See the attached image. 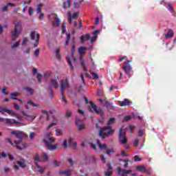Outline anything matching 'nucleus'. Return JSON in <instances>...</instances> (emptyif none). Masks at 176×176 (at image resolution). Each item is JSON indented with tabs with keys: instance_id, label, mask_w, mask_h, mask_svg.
<instances>
[{
	"instance_id": "obj_1",
	"label": "nucleus",
	"mask_w": 176,
	"mask_h": 176,
	"mask_svg": "<svg viewBox=\"0 0 176 176\" xmlns=\"http://www.w3.org/2000/svg\"><path fill=\"white\" fill-rule=\"evenodd\" d=\"M50 134H52V131H48L45 133V137L47 138L43 140V142L45 144V146H47V149L49 151H56L58 146L57 144H53L55 140L54 138L50 136Z\"/></svg>"
},
{
	"instance_id": "obj_2",
	"label": "nucleus",
	"mask_w": 176,
	"mask_h": 176,
	"mask_svg": "<svg viewBox=\"0 0 176 176\" xmlns=\"http://www.w3.org/2000/svg\"><path fill=\"white\" fill-rule=\"evenodd\" d=\"M22 31H23V23H21V21L16 23L14 30L12 32V40L15 41V39L19 37V35L21 34Z\"/></svg>"
},
{
	"instance_id": "obj_3",
	"label": "nucleus",
	"mask_w": 176,
	"mask_h": 176,
	"mask_svg": "<svg viewBox=\"0 0 176 176\" xmlns=\"http://www.w3.org/2000/svg\"><path fill=\"white\" fill-rule=\"evenodd\" d=\"M118 141L122 145H126L127 144V138H126L124 126L121 127L118 132Z\"/></svg>"
},
{
	"instance_id": "obj_4",
	"label": "nucleus",
	"mask_w": 176,
	"mask_h": 176,
	"mask_svg": "<svg viewBox=\"0 0 176 176\" xmlns=\"http://www.w3.org/2000/svg\"><path fill=\"white\" fill-rule=\"evenodd\" d=\"M113 131V129L111 128L104 126L101 128L99 131V137L104 138V137H108Z\"/></svg>"
},
{
	"instance_id": "obj_5",
	"label": "nucleus",
	"mask_w": 176,
	"mask_h": 176,
	"mask_svg": "<svg viewBox=\"0 0 176 176\" xmlns=\"http://www.w3.org/2000/svg\"><path fill=\"white\" fill-rule=\"evenodd\" d=\"M89 111L91 112H96V113H98V115H104V111H102V109H98L97 105L93 102H90Z\"/></svg>"
},
{
	"instance_id": "obj_6",
	"label": "nucleus",
	"mask_w": 176,
	"mask_h": 176,
	"mask_svg": "<svg viewBox=\"0 0 176 176\" xmlns=\"http://www.w3.org/2000/svg\"><path fill=\"white\" fill-rule=\"evenodd\" d=\"M0 113H2V115H6V113H8V115H10L11 116H16L17 113L12 109H9L6 107H3L0 106Z\"/></svg>"
},
{
	"instance_id": "obj_7",
	"label": "nucleus",
	"mask_w": 176,
	"mask_h": 176,
	"mask_svg": "<svg viewBox=\"0 0 176 176\" xmlns=\"http://www.w3.org/2000/svg\"><path fill=\"white\" fill-rule=\"evenodd\" d=\"M129 63H131V60H128L127 62H125L124 65L122 66V69L126 75L131 76V66Z\"/></svg>"
},
{
	"instance_id": "obj_8",
	"label": "nucleus",
	"mask_w": 176,
	"mask_h": 176,
	"mask_svg": "<svg viewBox=\"0 0 176 176\" xmlns=\"http://www.w3.org/2000/svg\"><path fill=\"white\" fill-rule=\"evenodd\" d=\"M39 34H36L35 32H32L30 33V38L32 41H35V43L33 44L34 47H36L39 43Z\"/></svg>"
},
{
	"instance_id": "obj_9",
	"label": "nucleus",
	"mask_w": 176,
	"mask_h": 176,
	"mask_svg": "<svg viewBox=\"0 0 176 176\" xmlns=\"http://www.w3.org/2000/svg\"><path fill=\"white\" fill-rule=\"evenodd\" d=\"M14 142L16 145L17 149H19V151H23V149H25L27 147V143L21 142V139H19V141L14 140Z\"/></svg>"
},
{
	"instance_id": "obj_10",
	"label": "nucleus",
	"mask_w": 176,
	"mask_h": 176,
	"mask_svg": "<svg viewBox=\"0 0 176 176\" xmlns=\"http://www.w3.org/2000/svg\"><path fill=\"white\" fill-rule=\"evenodd\" d=\"M65 89H68V80H60V94L63 96V93H64V90Z\"/></svg>"
},
{
	"instance_id": "obj_11",
	"label": "nucleus",
	"mask_w": 176,
	"mask_h": 176,
	"mask_svg": "<svg viewBox=\"0 0 176 176\" xmlns=\"http://www.w3.org/2000/svg\"><path fill=\"white\" fill-rule=\"evenodd\" d=\"M22 115H23V116L25 117L26 120H29V122H34L36 118V114L30 115L25 111H22Z\"/></svg>"
},
{
	"instance_id": "obj_12",
	"label": "nucleus",
	"mask_w": 176,
	"mask_h": 176,
	"mask_svg": "<svg viewBox=\"0 0 176 176\" xmlns=\"http://www.w3.org/2000/svg\"><path fill=\"white\" fill-rule=\"evenodd\" d=\"M11 134L16 136L19 140H21L22 138H24V137L27 136V135H25V133L21 131H11Z\"/></svg>"
},
{
	"instance_id": "obj_13",
	"label": "nucleus",
	"mask_w": 176,
	"mask_h": 176,
	"mask_svg": "<svg viewBox=\"0 0 176 176\" xmlns=\"http://www.w3.org/2000/svg\"><path fill=\"white\" fill-rule=\"evenodd\" d=\"M52 122L46 127V130H49L50 129H52L53 126H57V124H58V118L56 117H52Z\"/></svg>"
},
{
	"instance_id": "obj_14",
	"label": "nucleus",
	"mask_w": 176,
	"mask_h": 176,
	"mask_svg": "<svg viewBox=\"0 0 176 176\" xmlns=\"http://www.w3.org/2000/svg\"><path fill=\"white\" fill-rule=\"evenodd\" d=\"M52 17H54L55 21H52V25L54 27H58L60 25V19H58V16L57 14H52L51 15Z\"/></svg>"
},
{
	"instance_id": "obj_15",
	"label": "nucleus",
	"mask_w": 176,
	"mask_h": 176,
	"mask_svg": "<svg viewBox=\"0 0 176 176\" xmlns=\"http://www.w3.org/2000/svg\"><path fill=\"white\" fill-rule=\"evenodd\" d=\"M86 50H87V48L86 47H80L78 48V53L80 54V60H83V56L85 53H86Z\"/></svg>"
},
{
	"instance_id": "obj_16",
	"label": "nucleus",
	"mask_w": 176,
	"mask_h": 176,
	"mask_svg": "<svg viewBox=\"0 0 176 176\" xmlns=\"http://www.w3.org/2000/svg\"><path fill=\"white\" fill-rule=\"evenodd\" d=\"M118 104H120V107H126L130 105L131 102L129 99H124L123 101H118Z\"/></svg>"
},
{
	"instance_id": "obj_17",
	"label": "nucleus",
	"mask_w": 176,
	"mask_h": 176,
	"mask_svg": "<svg viewBox=\"0 0 176 176\" xmlns=\"http://www.w3.org/2000/svg\"><path fill=\"white\" fill-rule=\"evenodd\" d=\"M96 144H98V145L100 149H102V151H104V150L108 148V146H107V144H101V143L100 142V140H96Z\"/></svg>"
},
{
	"instance_id": "obj_18",
	"label": "nucleus",
	"mask_w": 176,
	"mask_h": 176,
	"mask_svg": "<svg viewBox=\"0 0 176 176\" xmlns=\"http://www.w3.org/2000/svg\"><path fill=\"white\" fill-rule=\"evenodd\" d=\"M99 101L101 102V104H103V105H105V107H107V109H109V107H111V103L107 101L105 98H100Z\"/></svg>"
},
{
	"instance_id": "obj_19",
	"label": "nucleus",
	"mask_w": 176,
	"mask_h": 176,
	"mask_svg": "<svg viewBox=\"0 0 176 176\" xmlns=\"http://www.w3.org/2000/svg\"><path fill=\"white\" fill-rule=\"evenodd\" d=\"M50 86H51V87H54V89H57V87H58V82L56 80L52 79L50 82Z\"/></svg>"
},
{
	"instance_id": "obj_20",
	"label": "nucleus",
	"mask_w": 176,
	"mask_h": 176,
	"mask_svg": "<svg viewBox=\"0 0 176 176\" xmlns=\"http://www.w3.org/2000/svg\"><path fill=\"white\" fill-rule=\"evenodd\" d=\"M28 105H32V107H41V105H39V104H36V103L34 102V101H32V100L28 101V104L26 105V109H30V106H28Z\"/></svg>"
},
{
	"instance_id": "obj_21",
	"label": "nucleus",
	"mask_w": 176,
	"mask_h": 176,
	"mask_svg": "<svg viewBox=\"0 0 176 176\" xmlns=\"http://www.w3.org/2000/svg\"><path fill=\"white\" fill-rule=\"evenodd\" d=\"M108 170L104 172L105 176H111L112 175V166H111V164H107Z\"/></svg>"
},
{
	"instance_id": "obj_22",
	"label": "nucleus",
	"mask_w": 176,
	"mask_h": 176,
	"mask_svg": "<svg viewBox=\"0 0 176 176\" xmlns=\"http://www.w3.org/2000/svg\"><path fill=\"white\" fill-rule=\"evenodd\" d=\"M17 164L18 166H19V167H21V168H25V160H20L17 162Z\"/></svg>"
},
{
	"instance_id": "obj_23",
	"label": "nucleus",
	"mask_w": 176,
	"mask_h": 176,
	"mask_svg": "<svg viewBox=\"0 0 176 176\" xmlns=\"http://www.w3.org/2000/svg\"><path fill=\"white\" fill-rule=\"evenodd\" d=\"M90 39V34H85L80 37V43H83L85 41H89Z\"/></svg>"
},
{
	"instance_id": "obj_24",
	"label": "nucleus",
	"mask_w": 176,
	"mask_h": 176,
	"mask_svg": "<svg viewBox=\"0 0 176 176\" xmlns=\"http://www.w3.org/2000/svg\"><path fill=\"white\" fill-rule=\"evenodd\" d=\"M76 124L78 130H83V129H85V124L79 123V121L78 120H76Z\"/></svg>"
},
{
	"instance_id": "obj_25",
	"label": "nucleus",
	"mask_w": 176,
	"mask_h": 176,
	"mask_svg": "<svg viewBox=\"0 0 176 176\" xmlns=\"http://www.w3.org/2000/svg\"><path fill=\"white\" fill-rule=\"evenodd\" d=\"M174 36V32L171 30L168 31V33L165 35V38L168 39L169 38H173Z\"/></svg>"
},
{
	"instance_id": "obj_26",
	"label": "nucleus",
	"mask_w": 176,
	"mask_h": 176,
	"mask_svg": "<svg viewBox=\"0 0 176 176\" xmlns=\"http://www.w3.org/2000/svg\"><path fill=\"white\" fill-rule=\"evenodd\" d=\"M36 168H38V173H40V174H42V173H43V171H45V170H46L45 167H42V166H39L38 164V163H36Z\"/></svg>"
},
{
	"instance_id": "obj_27",
	"label": "nucleus",
	"mask_w": 176,
	"mask_h": 176,
	"mask_svg": "<svg viewBox=\"0 0 176 176\" xmlns=\"http://www.w3.org/2000/svg\"><path fill=\"white\" fill-rule=\"evenodd\" d=\"M6 120V123H8V124H17V123H19L14 119L7 118Z\"/></svg>"
},
{
	"instance_id": "obj_28",
	"label": "nucleus",
	"mask_w": 176,
	"mask_h": 176,
	"mask_svg": "<svg viewBox=\"0 0 176 176\" xmlns=\"http://www.w3.org/2000/svg\"><path fill=\"white\" fill-rule=\"evenodd\" d=\"M82 2H83V0H75L74 2V8H80Z\"/></svg>"
},
{
	"instance_id": "obj_29",
	"label": "nucleus",
	"mask_w": 176,
	"mask_h": 176,
	"mask_svg": "<svg viewBox=\"0 0 176 176\" xmlns=\"http://www.w3.org/2000/svg\"><path fill=\"white\" fill-rule=\"evenodd\" d=\"M136 170H138V171H140V173H146V169H145V166H137Z\"/></svg>"
},
{
	"instance_id": "obj_30",
	"label": "nucleus",
	"mask_w": 176,
	"mask_h": 176,
	"mask_svg": "<svg viewBox=\"0 0 176 176\" xmlns=\"http://www.w3.org/2000/svg\"><path fill=\"white\" fill-rule=\"evenodd\" d=\"M28 37H23L22 38V42H21V46H27V43H28Z\"/></svg>"
},
{
	"instance_id": "obj_31",
	"label": "nucleus",
	"mask_w": 176,
	"mask_h": 176,
	"mask_svg": "<svg viewBox=\"0 0 176 176\" xmlns=\"http://www.w3.org/2000/svg\"><path fill=\"white\" fill-rule=\"evenodd\" d=\"M22 52H23V54H30V53L31 52V48L26 47L22 50Z\"/></svg>"
},
{
	"instance_id": "obj_32",
	"label": "nucleus",
	"mask_w": 176,
	"mask_h": 176,
	"mask_svg": "<svg viewBox=\"0 0 176 176\" xmlns=\"http://www.w3.org/2000/svg\"><path fill=\"white\" fill-rule=\"evenodd\" d=\"M69 39H71V34H69V33H66V41H65V46L68 45V43L69 42Z\"/></svg>"
},
{
	"instance_id": "obj_33",
	"label": "nucleus",
	"mask_w": 176,
	"mask_h": 176,
	"mask_svg": "<svg viewBox=\"0 0 176 176\" xmlns=\"http://www.w3.org/2000/svg\"><path fill=\"white\" fill-rule=\"evenodd\" d=\"M42 3H40L37 6V8H36V13L37 14H39L40 13L42 12Z\"/></svg>"
},
{
	"instance_id": "obj_34",
	"label": "nucleus",
	"mask_w": 176,
	"mask_h": 176,
	"mask_svg": "<svg viewBox=\"0 0 176 176\" xmlns=\"http://www.w3.org/2000/svg\"><path fill=\"white\" fill-rule=\"evenodd\" d=\"M20 45V40H19L18 41L15 42L12 46H11V49H16V47H19Z\"/></svg>"
},
{
	"instance_id": "obj_35",
	"label": "nucleus",
	"mask_w": 176,
	"mask_h": 176,
	"mask_svg": "<svg viewBox=\"0 0 176 176\" xmlns=\"http://www.w3.org/2000/svg\"><path fill=\"white\" fill-rule=\"evenodd\" d=\"M106 153L109 156H111L112 155V153H115V150H113V148L108 149V150H107Z\"/></svg>"
},
{
	"instance_id": "obj_36",
	"label": "nucleus",
	"mask_w": 176,
	"mask_h": 176,
	"mask_svg": "<svg viewBox=\"0 0 176 176\" xmlns=\"http://www.w3.org/2000/svg\"><path fill=\"white\" fill-rule=\"evenodd\" d=\"M72 173V170H64L62 173L64 174V175L65 176H69L71 175Z\"/></svg>"
},
{
	"instance_id": "obj_37",
	"label": "nucleus",
	"mask_w": 176,
	"mask_h": 176,
	"mask_svg": "<svg viewBox=\"0 0 176 176\" xmlns=\"http://www.w3.org/2000/svg\"><path fill=\"white\" fill-rule=\"evenodd\" d=\"M42 159H43V160H45V162H47V160H49V155H47L46 154V153H44L43 154V155L41 156Z\"/></svg>"
},
{
	"instance_id": "obj_38",
	"label": "nucleus",
	"mask_w": 176,
	"mask_h": 176,
	"mask_svg": "<svg viewBox=\"0 0 176 176\" xmlns=\"http://www.w3.org/2000/svg\"><path fill=\"white\" fill-rule=\"evenodd\" d=\"M24 90H26L28 93H30V94H34V91L30 87H26L24 88Z\"/></svg>"
},
{
	"instance_id": "obj_39",
	"label": "nucleus",
	"mask_w": 176,
	"mask_h": 176,
	"mask_svg": "<svg viewBox=\"0 0 176 176\" xmlns=\"http://www.w3.org/2000/svg\"><path fill=\"white\" fill-rule=\"evenodd\" d=\"M1 92L3 93V94H5V96H8L9 94V92H8V91H6V87H3L1 89Z\"/></svg>"
},
{
	"instance_id": "obj_40",
	"label": "nucleus",
	"mask_w": 176,
	"mask_h": 176,
	"mask_svg": "<svg viewBox=\"0 0 176 176\" xmlns=\"http://www.w3.org/2000/svg\"><path fill=\"white\" fill-rule=\"evenodd\" d=\"M10 96H11V98L12 100H14V98H14V97H17V96H19V94L16 92V93H14V94H10Z\"/></svg>"
},
{
	"instance_id": "obj_41",
	"label": "nucleus",
	"mask_w": 176,
	"mask_h": 176,
	"mask_svg": "<svg viewBox=\"0 0 176 176\" xmlns=\"http://www.w3.org/2000/svg\"><path fill=\"white\" fill-rule=\"evenodd\" d=\"M115 123V118H110L107 122V125L110 126V124H113Z\"/></svg>"
},
{
	"instance_id": "obj_42",
	"label": "nucleus",
	"mask_w": 176,
	"mask_h": 176,
	"mask_svg": "<svg viewBox=\"0 0 176 176\" xmlns=\"http://www.w3.org/2000/svg\"><path fill=\"white\" fill-rule=\"evenodd\" d=\"M55 133L56 135H63V131L61 129H56Z\"/></svg>"
},
{
	"instance_id": "obj_43",
	"label": "nucleus",
	"mask_w": 176,
	"mask_h": 176,
	"mask_svg": "<svg viewBox=\"0 0 176 176\" xmlns=\"http://www.w3.org/2000/svg\"><path fill=\"white\" fill-rule=\"evenodd\" d=\"M34 160L35 162V164H36L37 162H39L41 160V158L39 157V155H36L34 157Z\"/></svg>"
},
{
	"instance_id": "obj_44",
	"label": "nucleus",
	"mask_w": 176,
	"mask_h": 176,
	"mask_svg": "<svg viewBox=\"0 0 176 176\" xmlns=\"http://www.w3.org/2000/svg\"><path fill=\"white\" fill-rule=\"evenodd\" d=\"M97 96L99 97H104V94L102 93V91L98 89L96 93Z\"/></svg>"
},
{
	"instance_id": "obj_45",
	"label": "nucleus",
	"mask_w": 176,
	"mask_h": 176,
	"mask_svg": "<svg viewBox=\"0 0 176 176\" xmlns=\"http://www.w3.org/2000/svg\"><path fill=\"white\" fill-rule=\"evenodd\" d=\"M14 107L15 108V109H16L17 111L20 110L21 107H20V105H19V104L14 102Z\"/></svg>"
},
{
	"instance_id": "obj_46",
	"label": "nucleus",
	"mask_w": 176,
	"mask_h": 176,
	"mask_svg": "<svg viewBox=\"0 0 176 176\" xmlns=\"http://www.w3.org/2000/svg\"><path fill=\"white\" fill-rule=\"evenodd\" d=\"M42 113H45V116L47 117V120H49V112H47L46 110H43Z\"/></svg>"
},
{
	"instance_id": "obj_47",
	"label": "nucleus",
	"mask_w": 176,
	"mask_h": 176,
	"mask_svg": "<svg viewBox=\"0 0 176 176\" xmlns=\"http://www.w3.org/2000/svg\"><path fill=\"white\" fill-rule=\"evenodd\" d=\"M35 133H32L31 132L29 135V138L30 140H34V138H35Z\"/></svg>"
},
{
	"instance_id": "obj_48",
	"label": "nucleus",
	"mask_w": 176,
	"mask_h": 176,
	"mask_svg": "<svg viewBox=\"0 0 176 176\" xmlns=\"http://www.w3.org/2000/svg\"><path fill=\"white\" fill-rule=\"evenodd\" d=\"M71 115H72V111H69V110H67L66 111V116L67 118H71Z\"/></svg>"
},
{
	"instance_id": "obj_49",
	"label": "nucleus",
	"mask_w": 176,
	"mask_h": 176,
	"mask_svg": "<svg viewBox=\"0 0 176 176\" xmlns=\"http://www.w3.org/2000/svg\"><path fill=\"white\" fill-rule=\"evenodd\" d=\"M55 54L56 56V58H60V51L58 50V49L56 50Z\"/></svg>"
},
{
	"instance_id": "obj_50",
	"label": "nucleus",
	"mask_w": 176,
	"mask_h": 176,
	"mask_svg": "<svg viewBox=\"0 0 176 176\" xmlns=\"http://www.w3.org/2000/svg\"><path fill=\"white\" fill-rule=\"evenodd\" d=\"M67 60L69 64H70V67H71L72 69H74V65H72V62L71 61V58L67 57Z\"/></svg>"
},
{
	"instance_id": "obj_51",
	"label": "nucleus",
	"mask_w": 176,
	"mask_h": 176,
	"mask_svg": "<svg viewBox=\"0 0 176 176\" xmlns=\"http://www.w3.org/2000/svg\"><path fill=\"white\" fill-rule=\"evenodd\" d=\"M40 50L39 49H36L34 50V55L36 57H38L39 56Z\"/></svg>"
},
{
	"instance_id": "obj_52",
	"label": "nucleus",
	"mask_w": 176,
	"mask_h": 176,
	"mask_svg": "<svg viewBox=\"0 0 176 176\" xmlns=\"http://www.w3.org/2000/svg\"><path fill=\"white\" fill-rule=\"evenodd\" d=\"M42 79V75L41 74H37V80L39 83H41Z\"/></svg>"
},
{
	"instance_id": "obj_53",
	"label": "nucleus",
	"mask_w": 176,
	"mask_h": 176,
	"mask_svg": "<svg viewBox=\"0 0 176 176\" xmlns=\"http://www.w3.org/2000/svg\"><path fill=\"white\" fill-rule=\"evenodd\" d=\"M120 162H124L125 164L124 165V167H127L129 166V161L126 160H120Z\"/></svg>"
},
{
	"instance_id": "obj_54",
	"label": "nucleus",
	"mask_w": 176,
	"mask_h": 176,
	"mask_svg": "<svg viewBox=\"0 0 176 176\" xmlns=\"http://www.w3.org/2000/svg\"><path fill=\"white\" fill-rule=\"evenodd\" d=\"M99 32H100V30H95L92 34L94 36H96V38H97V36H98Z\"/></svg>"
},
{
	"instance_id": "obj_55",
	"label": "nucleus",
	"mask_w": 176,
	"mask_h": 176,
	"mask_svg": "<svg viewBox=\"0 0 176 176\" xmlns=\"http://www.w3.org/2000/svg\"><path fill=\"white\" fill-rule=\"evenodd\" d=\"M131 119V116H126L124 117V120L125 122H127V121L130 120Z\"/></svg>"
},
{
	"instance_id": "obj_56",
	"label": "nucleus",
	"mask_w": 176,
	"mask_h": 176,
	"mask_svg": "<svg viewBox=\"0 0 176 176\" xmlns=\"http://www.w3.org/2000/svg\"><path fill=\"white\" fill-rule=\"evenodd\" d=\"M81 65H82L84 71H87V68H86V66L85 65V60H82Z\"/></svg>"
},
{
	"instance_id": "obj_57",
	"label": "nucleus",
	"mask_w": 176,
	"mask_h": 176,
	"mask_svg": "<svg viewBox=\"0 0 176 176\" xmlns=\"http://www.w3.org/2000/svg\"><path fill=\"white\" fill-rule=\"evenodd\" d=\"M91 161L92 162V163H96L97 162V158L94 156H91Z\"/></svg>"
},
{
	"instance_id": "obj_58",
	"label": "nucleus",
	"mask_w": 176,
	"mask_h": 176,
	"mask_svg": "<svg viewBox=\"0 0 176 176\" xmlns=\"http://www.w3.org/2000/svg\"><path fill=\"white\" fill-rule=\"evenodd\" d=\"M121 156H124V157H127L129 156L127 154H126V151L124 150H122L121 152Z\"/></svg>"
},
{
	"instance_id": "obj_59",
	"label": "nucleus",
	"mask_w": 176,
	"mask_h": 176,
	"mask_svg": "<svg viewBox=\"0 0 176 176\" xmlns=\"http://www.w3.org/2000/svg\"><path fill=\"white\" fill-rule=\"evenodd\" d=\"M62 96V100L65 102V104H68V101L65 100V97L64 96V93H63Z\"/></svg>"
},
{
	"instance_id": "obj_60",
	"label": "nucleus",
	"mask_w": 176,
	"mask_h": 176,
	"mask_svg": "<svg viewBox=\"0 0 176 176\" xmlns=\"http://www.w3.org/2000/svg\"><path fill=\"white\" fill-rule=\"evenodd\" d=\"M138 135L141 137L144 134V129H140L138 132Z\"/></svg>"
},
{
	"instance_id": "obj_61",
	"label": "nucleus",
	"mask_w": 176,
	"mask_h": 176,
	"mask_svg": "<svg viewBox=\"0 0 176 176\" xmlns=\"http://www.w3.org/2000/svg\"><path fill=\"white\" fill-rule=\"evenodd\" d=\"M140 142H138V140L136 139L134 140V142H133L134 146H138Z\"/></svg>"
},
{
	"instance_id": "obj_62",
	"label": "nucleus",
	"mask_w": 176,
	"mask_h": 176,
	"mask_svg": "<svg viewBox=\"0 0 176 176\" xmlns=\"http://www.w3.org/2000/svg\"><path fill=\"white\" fill-rule=\"evenodd\" d=\"M92 76H94V79H98V74L96 73H92Z\"/></svg>"
},
{
	"instance_id": "obj_63",
	"label": "nucleus",
	"mask_w": 176,
	"mask_h": 176,
	"mask_svg": "<svg viewBox=\"0 0 176 176\" xmlns=\"http://www.w3.org/2000/svg\"><path fill=\"white\" fill-rule=\"evenodd\" d=\"M100 159L103 163H107V160H105V157L104 155H101Z\"/></svg>"
},
{
	"instance_id": "obj_64",
	"label": "nucleus",
	"mask_w": 176,
	"mask_h": 176,
	"mask_svg": "<svg viewBox=\"0 0 176 176\" xmlns=\"http://www.w3.org/2000/svg\"><path fill=\"white\" fill-rule=\"evenodd\" d=\"M78 16H79V14L78 12H76L73 14L72 17L73 19H78Z\"/></svg>"
}]
</instances>
